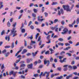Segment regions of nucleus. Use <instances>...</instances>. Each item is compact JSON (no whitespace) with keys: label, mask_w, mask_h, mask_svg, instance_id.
<instances>
[{"label":"nucleus","mask_w":79,"mask_h":79,"mask_svg":"<svg viewBox=\"0 0 79 79\" xmlns=\"http://www.w3.org/2000/svg\"><path fill=\"white\" fill-rule=\"evenodd\" d=\"M24 66H25V64H22L21 65V68L20 69V72H18V74H24V70H23L24 68Z\"/></svg>","instance_id":"f257e3e1"},{"label":"nucleus","mask_w":79,"mask_h":79,"mask_svg":"<svg viewBox=\"0 0 79 79\" xmlns=\"http://www.w3.org/2000/svg\"><path fill=\"white\" fill-rule=\"evenodd\" d=\"M63 7L64 8V10H66L67 11H69L71 12V9L69 8V6L68 5L64 6V5H63Z\"/></svg>","instance_id":"f03ea898"},{"label":"nucleus","mask_w":79,"mask_h":79,"mask_svg":"<svg viewBox=\"0 0 79 79\" xmlns=\"http://www.w3.org/2000/svg\"><path fill=\"white\" fill-rule=\"evenodd\" d=\"M15 29H16V28L13 27V28L12 30H11V32L12 34H13V35L12 36V37H15V36L17 35V33H16V32H17V31H15Z\"/></svg>","instance_id":"7ed1b4c3"},{"label":"nucleus","mask_w":79,"mask_h":79,"mask_svg":"<svg viewBox=\"0 0 79 79\" xmlns=\"http://www.w3.org/2000/svg\"><path fill=\"white\" fill-rule=\"evenodd\" d=\"M49 73L50 72H45L44 73H43V72H41L39 75L40 79L42 78V76H45L46 74H49Z\"/></svg>","instance_id":"20e7f679"},{"label":"nucleus","mask_w":79,"mask_h":79,"mask_svg":"<svg viewBox=\"0 0 79 79\" xmlns=\"http://www.w3.org/2000/svg\"><path fill=\"white\" fill-rule=\"evenodd\" d=\"M63 32H61V34L63 35L65 34L68 32V29L66 28H65L63 30Z\"/></svg>","instance_id":"39448f33"},{"label":"nucleus","mask_w":79,"mask_h":79,"mask_svg":"<svg viewBox=\"0 0 79 79\" xmlns=\"http://www.w3.org/2000/svg\"><path fill=\"white\" fill-rule=\"evenodd\" d=\"M44 64H47V66H48L50 64V60H47L46 59H45L44 60Z\"/></svg>","instance_id":"423d86ee"},{"label":"nucleus","mask_w":79,"mask_h":79,"mask_svg":"<svg viewBox=\"0 0 79 79\" xmlns=\"http://www.w3.org/2000/svg\"><path fill=\"white\" fill-rule=\"evenodd\" d=\"M66 58H64L63 60H61V59H60V61L61 63H63L64 62L66 63Z\"/></svg>","instance_id":"0eeeda50"},{"label":"nucleus","mask_w":79,"mask_h":79,"mask_svg":"<svg viewBox=\"0 0 79 79\" xmlns=\"http://www.w3.org/2000/svg\"><path fill=\"white\" fill-rule=\"evenodd\" d=\"M32 65H33V64H28L27 66L29 69H32Z\"/></svg>","instance_id":"6e6552de"},{"label":"nucleus","mask_w":79,"mask_h":79,"mask_svg":"<svg viewBox=\"0 0 79 79\" xmlns=\"http://www.w3.org/2000/svg\"><path fill=\"white\" fill-rule=\"evenodd\" d=\"M5 39L7 40H8V41H10V36H6L5 37Z\"/></svg>","instance_id":"1a4fd4ad"},{"label":"nucleus","mask_w":79,"mask_h":79,"mask_svg":"<svg viewBox=\"0 0 79 79\" xmlns=\"http://www.w3.org/2000/svg\"><path fill=\"white\" fill-rule=\"evenodd\" d=\"M27 50L26 49H23V51L21 53V54H22V55H23V54H24L25 53H26V52H27Z\"/></svg>","instance_id":"9d476101"},{"label":"nucleus","mask_w":79,"mask_h":79,"mask_svg":"<svg viewBox=\"0 0 79 79\" xmlns=\"http://www.w3.org/2000/svg\"><path fill=\"white\" fill-rule=\"evenodd\" d=\"M73 76V74H71L70 75H69V76H67L66 77V79H69L70 77H72Z\"/></svg>","instance_id":"9b49d317"},{"label":"nucleus","mask_w":79,"mask_h":79,"mask_svg":"<svg viewBox=\"0 0 79 79\" xmlns=\"http://www.w3.org/2000/svg\"><path fill=\"white\" fill-rule=\"evenodd\" d=\"M37 52H39V51H37L35 53L32 52V56H35V55L37 53Z\"/></svg>","instance_id":"f8f14e48"},{"label":"nucleus","mask_w":79,"mask_h":79,"mask_svg":"<svg viewBox=\"0 0 79 79\" xmlns=\"http://www.w3.org/2000/svg\"><path fill=\"white\" fill-rule=\"evenodd\" d=\"M58 4V3L57 2H53L52 4V5H57Z\"/></svg>","instance_id":"ddd939ff"},{"label":"nucleus","mask_w":79,"mask_h":79,"mask_svg":"<svg viewBox=\"0 0 79 79\" xmlns=\"http://www.w3.org/2000/svg\"><path fill=\"white\" fill-rule=\"evenodd\" d=\"M7 25L8 27H10V26H11V23H10V21H8L7 23Z\"/></svg>","instance_id":"4468645a"},{"label":"nucleus","mask_w":79,"mask_h":79,"mask_svg":"<svg viewBox=\"0 0 79 79\" xmlns=\"http://www.w3.org/2000/svg\"><path fill=\"white\" fill-rule=\"evenodd\" d=\"M63 77V76H60V77H58L56 78V79H62Z\"/></svg>","instance_id":"2eb2a0df"},{"label":"nucleus","mask_w":79,"mask_h":79,"mask_svg":"<svg viewBox=\"0 0 79 79\" xmlns=\"http://www.w3.org/2000/svg\"><path fill=\"white\" fill-rule=\"evenodd\" d=\"M71 48V47L70 46H69L68 47L66 48H64V50H68L69 49H70Z\"/></svg>","instance_id":"dca6fc26"},{"label":"nucleus","mask_w":79,"mask_h":79,"mask_svg":"<svg viewBox=\"0 0 79 79\" xmlns=\"http://www.w3.org/2000/svg\"><path fill=\"white\" fill-rule=\"evenodd\" d=\"M13 73H14V71H10L9 72L10 76H11V75H12V74H13Z\"/></svg>","instance_id":"f3484780"},{"label":"nucleus","mask_w":79,"mask_h":79,"mask_svg":"<svg viewBox=\"0 0 79 79\" xmlns=\"http://www.w3.org/2000/svg\"><path fill=\"white\" fill-rule=\"evenodd\" d=\"M72 68L73 69H77V66L74 65L73 66Z\"/></svg>","instance_id":"a211bd4d"},{"label":"nucleus","mask_w":79,"mask_h":79,"mask_svg":"<svg viewBox=\"0 0 79 79\" xmlns=\"http://www.w3.org/2000/svg\"><path fill=\"white\" fill-rule=\"evenodd\" d=\"M35 44V42L33 41L32 40L31 41V44H30V45H32V44Z\"/></svg>","instance_id":"6ab92c4d"},{"label":"nucleus","mask_w":79,"mask_h":79,"mask_svg":"<svg viewBox=\"0 0 79 79\" xmlns=\"http://www.w3.org/2000/svg\"><path fill=\"white\" fill-rule=\"evenodd\" d=\"M5 30H3L1 33V35H3V34H5Z\"/></svg>","instance_id":"aec40b11"},{"label":"nucleus","mask_w":79,"mask_h":79,"mask_svg":"<svg viewBox=\"0 0 79 79\" xmlns=\"http://www.w3.org/2000/svg\"><path fill=\"white\" fill-rule=\"evenodd\" d=\"M60 11L61 14H62V15H63V14L64 13V11H63V9H60Z\"/></svg>","instance_id":"412c9836"},{"label":"nucleus","mask_w":79,"mask_h":79,"mask_svg":"<svg viewBox=\"0 0 79 79\" xmlns=\"http://www.w3.org/2000/svg\"><path fill=\"white\" fill-rule=\"evenodd\" d=\"M9 54H10V52H7L5 56H6V57H8V55H9Z\"/></svg>","instance_id":"4be33fe9"},{"label":"nucleus","mask_w":79,"mask_h":79,"mask_svg":"<svg viewBox=\"0 0 79 79\" xmlns=\"http://www.w3.org/2000/svg\"><path fill=\"white\" fill-rule=\"evenodd\" d=\"M58 44L59 45H61V46H63L64 45V44L61 43H59Z\"/></svg>","instance_id":"5701e85b"},{"label":"nucleus","mask_w":79,"mask_h":79,"mask_svg":"<svg viewBox=\"0 0 79 79\" xmlns=\"http://www.w3.org/2000/svg\"><path fill=\"white\" fill-rule=\"evenodd\" d=\"M55 31H56V32H57L58 31V27L56 26H55Z\"/></svg>","instance_id":"b1692460"},{"label":"nucleus","mask_w":79,"mask_h":79,"mask_svg":"<svg viewBox=\"0 0 79 79\" xmlns=\"http://www.w3.org/2000/svg\"><path fill=\"white\" fill-rule=\"evenodd\" d=\"M32 16L33 18H35V17H36V15L34 14V13H33L32 14Z\"/></svg>","instance_id":"393cba45"},{"label":"nucleus","mask_w":79,"mask_h":79,"mask_svg":"<svg viewBox=\"0 0 79 79\" xmlns=\"http://www.w3.org/2000/svg\"><path fill=\"white\" fill-rule=\"evenodd\" d=\"M53 57H52V56H51L50 58V62H53Z\"/></svg>","instance_id":"a878e982"},{"label":"nucleus","mask_w":79,"mask_h":79,"mask_svg":"<svg viewBox=\"0 0 79 79\" xmlns=\"http://www.w3.org/2000/svg\"><path fill=\"white\" fill-rule=\"evenodd\" d=\"M27 39H30V40H32L33 39V37H32V35H31V36L28 37Z\"/></svg>","instance_id":"bb28decb"},{"label":"nucleus","mask_w":79,"mask_h":79,"mask_svg":"<svg viewBox=\"0 0 79 79\" xmlns=\"http://www.w3.org/2000/svg\"><path fill=\"white\" fill-rule=\"evenodd\" d=\"M25 44H24V46L25 47H27V41L25 40H24Z\"/></svg>","instance_id":"cd10ccee"},{"label":"nucleus","mask_w":79,"mask_h":79,"mask_svg":"<svg viewBox=\"0 0 79 79\" xmlns=\"http://www.w3.org/2000/svg\"><path fill=\"white\" fill-rule=\"evenodd\" d=\"M76 23L77 24H79V18H77V19Z\"/></svg>","instance_id":"c85d7f7f"},{"label":"nucleus","mask_w":79,"mask_h":79,"mask_svg":"<svg viewBox=\"0 0 79 79\" xmlns=\"http://www.w3.org/2000/svg\"><path fill=\"white\" fill-rule=\"evenodd\" d=\"M39 33H37V34L35 35V39H37V37H38V36H39Z\"/></svg>","instance_id":"c756f323"},{"label":"nucleus","mask_w":79,"mask_h":79,"mask_svg":"<svg viewBox=\"0 0 79 79\" xmlns=\"http://www.w3.org/2000/svg\"><path fill=\"white\" fill-rule=\"evenodd\" d=\"M34 12L35 13H36L37 11V9H34L33 10Z\"/></svg>","instance_id":"7c9ffc66"},{"label":"nucleus","mask_w":79,"mask_h":79,"mask_svg":"<svg viewBox=\"0 0 79 79\" xmlns=\"http://www.w3.org/2000/svg\"><path fill=\"white\" fill-rule=\"evenodd\" d=\"M21 31H22V33H24V32H25V31H26L25 30V29H22Z\"/></svg>","instance_id":"2f4dec72"},{"label":"nucleus","mask_w":79,"mask_h":79,"mask_svg":"<svg viewBox=\"0 0 79 79\" xmlns=\"http://www.w3.org/2000/svg\"><path fill=\"white\" fill-rule=\"evenodd\" d=\"M38 40L39 42H40V41H41V38L40 36H39L38 37Z\"/></svg>","instance_id":"473e14b6"},{"label":"nucleus","mask_w":79,"mask_h":79,"mask_svg":"<svg viewBox=\"0 0 79 79\" xmlns=\"http://www.w3.org/2000/svg\"><path fill=\"white\" fill-rule=\"evenodd\" d=\"M21 59V58H19V60H17V61L16 62V63H19V61H20V60Z\"/></svg>","instance_id":"72a5a7b5"},{"label":"nucleus","mask_w":79,"mask_h":79,"mask_svg":"<svg viewBox=\"0 0 79 79\" xmlns=\"http://www.w3.org/2000/svg\"><path fill=\"white\" fill-rule=\"evenodd\" d=\"M65 22L64 20H62L61 22V24H62V25H64V24Z\"/></svg>","instance_id":"f704fd0d"},{"label":"nucleus","mask_w":79,"mask_h":79,"mask_svg":"<svg viewBox=\"0 0 79 79\" xmlns=\"http://www.w3.org/2000/svg\"><path fill=\"white\" fill-rule=\"evenodd\" d=\"M58 21V19H56L54 21V23H56Z\"/></svg>","instance_id":"c9c22d12"},{"label":"nucleus","mask_w":79,"mask_h":79,"mask_svg":"<svg viewBox=\"0 0 79 79\" xmlns=\"http://www.w3.org/2000/svg\"><path fill=\"white\" fill-rule=\"evenodd\" d=\"M14 43H13L12 44V45L11 46V47L12 48H13L14 47H15V45H14Z\"/></svg>","instance_id":"e433bc0d"},{"label":"nucleus","mask_w":79,"mask_h":79,"mask_svg":"<svg viewBox=\"0 0 79 79\" xmlns=\"http://www.w3.org/2000/svg\"><path fill=\"white\" fill-rule=\"evenodd\" d=\"M66 55H68L69 56H72L71 54L69 53H67Z\"/></svg>","instance_id":"4c0bfd02"},{"label":"nucleus","mask_w":79,"mask_h":79,"mask_svg":"<svg viewBox=\"0 0 79 79\" xmlns=\"http://www.w3.org/2000/svg\"><path fill=\"white\" fill-rule=\"evenodd\" d=\"M74 4H72L70 9H71V10H73V7H74Z\"/></svg>","instance_id":"58836bf2"},{"label":"nucleus","mask_w":79,"mask_h":79,"mask_svg":"<svg viewBox=\"0 0 79 79\" xmlns=\"http://www.w3.org/2000/svg\"><path fill=\"white\" fill-rule=\"evenodd\" d=\"M27 48H28V49H31L32 48V47L31 46H28L27 47Z\"/></svg>","instance_id":"ea45409f"},{"label":"nucleus","mask_w":79,"mask_h":79,"mask_svg":"<svg viewBox=\"0 0 79 79\" xmlns=\"http://www.w3.org/2000/svg\"><path fill=\"white\" fill-rule=\"evenodd\" d=\"M58 40H59V41H61V42H63V39L62 38H59Z\"/></svg>","instance_id":"a19ab883"},{"label":"nucleus","mask_w":79,"mask_h":79,"mask_svg":"<svg viewBox=\"0 0 79 79\" xmlns=\"http://www.w3.org/2000/svg\"><path fill=\"white\" fill-rule=\"evenodd\" d=\"M52 33H53V31H49L48 33V35L49 34H51Z\"/></svg>","instance_id":"79ce46f5"},{"label":"nucleus","mask_w":79,"mask_h":79,"mask_svg":"<svg viewBox=\"0 0 79 79\" xmlns=\"http://www.w3.org/2000/svg\"><path fill=\"white\" fill-rule=\"evenodd\" d=\"M65 45L66 46H70V44H69L68 43H65Z\"/></svg>","instance_id":"37998d69"},{"label":"nucleus","mask_w":79,"mask_h":79,"mask_svg":"<svg viewBox=\"0 0 79 79\" xmlns=\"http://www.w3.org/2000/svg\"><path fill=\"white\" fill-rule=\"evenodd\" d=\"M30 27L31 29H34V27L32 25L30 26Z\"/></svg>","instance_id":"c03bdc74"},{"label":"nucleus","mask_w":79,"mask_h":79,"mask_svg":"<svg viewBox=\"0 0 79 79\" xmlns=\"http://www.w3.org/2000/svg\"><path fill=\"white\" fill-rule=\"evenodd\" d=\"M63 53H65V52L62 51L60 53V55H61L62 54H63Z\"/></svg>","instance_id":"a18cd8bd"},{"label":"nucleus","mask_w":79,"mask_h":79,"mask_svg":"<svg viewBox=\"0 0 79 79\" xmlns=\"http://www.w3.org/2000/svg\"><path fill=\"white\" fill-rule=\"evenodd\" d=\"M10 23H12L13 22V18H11L10 19Z\"/></svg>","instance_id":"49530a36"},{"label":"nucleus","mask_w":79,"mask_h":79,"mask_svg":"<svg viewBox=\"0 0 79 79\" xmlns=\"http://www.w3.org/2000/svg\"><path fill=\"white\" fill-rule=\"evenodd\" d=\"M6 52V50L4 49L3 51H2V53H5V52Z\"/></svg>","instance_id":"de8ad7c7"},{"label":"nucleus","mask_w":79,"mask_h":79,"mask_svg":"<svg viewBox=\"0 0 79 79\" xmlns=\"http://www.w3.org/2000/svg\"><path fill=\"white\" fill-rule=\"evenodd\" d=\"M27 61L28 63H30V60H29V59H27Z\"/></svg>","instance_id":"09e8293b"},{"label":"nucleus","mask_w":79,"mask_h":79,"mask_svg":"<svg viewBox=\"0 0 79 79\" xmlns=\"http://www.w3.org/2000/svg\"><path fill=\"white\" fill-rule=\"evenodd\" d=\"M10 46H6L5 47V48H10Z\"/></svg>","instance_id":"8fccbe9b"},{"label":"nucleus","mask_w":79,"mask_h":79,"mask_svg":"<svg viewBox=\"0 0 79 79\" xmlns=\"http://www.w3.org/2000/svg\"><path fill=\"white\" fill-rule=\"evenodd\" d=\"M73 74H74V75H75V76H77V73L76 72L73 73Z\"/></svg>","instance_id":"3c124183"},{"label":"nucleus","mask_w":79,"mask_h":79,"mask_svg":"<svg viewBox=\"0 0 79 79\" xmlns=\"http://www.w3.org/2000/svg\"><path fill=\"white\" fill-rule=\"evenodd\" d=\"M16 23H15L14 24H13L12 26L13 27H15L16 26Z\"/></svg>","instance_id":"603ef678"},{"label":"nucleus","mask_w":79,"mask_h":79,"mask_svg":"<svg viewBox=\"0 0 79 79\" xmlns=\"http://www.w3.org/2000/svg\"><path fill=\"white\" fill-rule=\"evenodd\" d=\"M32 21H30L29 23L28 24V26H30L31 24H32Z\"/></svg>","instance_id":"864d4df0"},{"label":"nucleus","mask_w":79,"mask_h":79,"mask_svg":"<svg viewBox=\"0 0 79 79\" xmlns=\"http://www.w3.org/2000/svg\"><path fill=\"white\" fill-rule=\"evenodd\" d=\"M69 26L70 27H73V25L71 24H69Z\"/></svg>","instance_id":"5fc2aeb1"},{"label":"nucleus","mask_w":79,"mask_h":79,"mask_svg":"<svg viewBox=\"0 0 79 79\" xmlns=\"http://www.w3.org/2000/svg\"><path fill=\"white\" fill-rule=\"evenodd\" d=\"M36 30H37L39 32H40V30L39 28H36Z\"/></svg>","instance_id":"6e6d98bb"},{"label":"nucleus","mask_w":79,"mask_h":79,"mask_svg":"<svg viewBox=\"0 0 79 79\" xmlns=\"http://www.w3.org/2000/svg\"><path fill=\"white\" fill-rule=\"evenodd\" d=\"M50 28L52 30H54V29H55V27H51Z\"/></svg>","instance_id":"4d7b16f0"},{"label":"nucleus","mask_w":79,"mask_h":79,"mask_svg":"<svg viewBox=\"0 0 79 79\" xmlns=\"http://www.w3.org/2000/svg\"><path fill=\"white\" fill-rule=\"evenodd\" d=\"M58 15H59V16H60V15H61V12H60V11L59 10H58Z\"/></svg>","instance_id":"13d9d810"},{"label":"nucleus","mask_w":79,"mask_h":79,"mask_svg":"<svg viewBox=\"0 0 79 79\" xmlns=\"http://www.w3.org/2000/svg\"><path fill=\"white\" fill-rule=\"evenodd\" d=\"M59 59H62V58H64V57L62 56H59Z\"/></svg>","instance_id":"bf43d9fd"},{"label":"nucleus","mask_w":79,"mask_h":79,"mask_svg":"<svg viewBox=\"0 0 79 79\" xmlns=\"http://www.w3.org/2000/svg\"><path fill=\"white\" fill-rule=\"evenodd\" d=\"M69 44H73V42L71 41H69Z\"/></svg>","instance_id":"052dcab7"},{"label":"nucleus","mask_w":79,"mask_h":79,"mask_svg":"<svg viewBox=\"0 0 79 79\" xmlns=\"http://www.w3.org/2000/svg\"><path fill=\"white\" fill-rule=\"evenodd\" d=\"M33 5H34V4L33 3H31V4H30V5L29 6L30 7H31V6H32Z\"/></svg>","instance_id":"680f3d73"},{"label":"nucleus","mask_w":79,"mask_h":79,"mask_svg":"<svg viewBox=\"0 0 79 79\" xmlns=\"http://www.w3.org/2000/svg\"><path fill=\"white\" fill-rule=\"evenodd\" d=\"M57 69L58 71H61V68L60 67H58L57 68Z\"/></svg>","instance_id":"e2e57ef3"},{"label":"nucleus","mask_w":79,"mask_h":79,"mask_svg":"<svg viewBox=\"0 0 79 79\" xmlns=\"http://www.w3.org/2000/svg\"><path fill=\"white\" fill-rule=\"evenodd\" d=\"M4 68V64H3L1 67V69H3Z\"/></svg>","instance_id":"0e129e2a"},{"label":"nucleus","mask_w":79,"mask_h":79,"mask_svg":"<svg viewBox=\"0 0 79 79\" xmlns=\"http://www.w3.org/2000/svg\"><path fill=\"white\" fill-rule=\"evenodd\" d=\"M38 63H42V60H38Z\"/></svg>","instance_id":"69168bd1"},{"label":"nucleus","mask_w":79,"mask_h":79,"mask_svg":"<svg viewBox=\"0 0 79 79\" xmlns=\"http://www.w3.org/2000/svg\"><path fill=\"white\" fill-rule=\"evenodd\" d=\"M46 5H49V2L47 1V2H46Z\"/></svg>","instance_id":"338daca9"},{"label":"nucleus","mask_w":79,"mask_h":79,"mask_svg":"<svg viewBox=\"0 0 79 79\" xmlns=\"http://www.w3.org/2000/svg\"><path fill=\"white\" fill-rule=\"evenodd\" d=\"M45 45V44H42L40 46V48H42V47H44V46Z\"/></svg>","instance_id":"774afa93"}]
</instances>
